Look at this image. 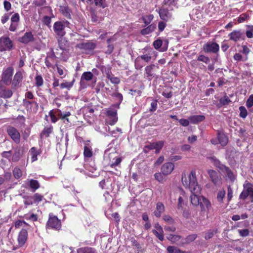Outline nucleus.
<instances>
[{"label":"nucleus","mask_w":253,"mask_h":253,"mask_svg":"<svg viewBox=\"0 0 253 253\" xmlns=\"http://www.w3.org/2000/svg\"><path fill=\"white\" fill-rule=\"evenodd\" d=\"M84 156L85 158H90L93 156L91 146L88 143H86L84 146Z\"/></svg>","instance_id":"obj_27"},{"label":"nucleus","mask_w":253,"mask_h":253,"mask_svg":"<svg viewBox=\"0 0 253 253\" xmlns=\"http://www.w3.org/2000/svg\"><path fill=\"white\" fill-rule=\"evenodd\" d=\"M78 253H96V251L92 248H81L77 250Z\"/></svg>","instance_id":"obj_37"},{"label":"nucleus","mask_w":253,"mask_h":253,"mask_svg":"<svg viewBox=\"0 0 253 253\" xmlns=\"http://www.w3.org/2000/svg\"><path fill=\"white\" fill-rule=\"evenodd\" d=\"M211 142L213 144H216L217 143H221V136L220 132L219 130L217 131V138H212L211 140Z\"/></svg>","instance_id":"obj_53"},{"label":"nucleus","mask_w":253,"mask_h":253,"mask_svg":"<svg viewBox=\"0 0 253 253\" xmlns=\"http://www.w3.org/2000/svg\"><path fill=\"white\" fill-rule=\"evenodd\" d=\"M233 197V190L230 185L227 186V202H229Z\"/></svg>","instance_id":"obj_54"},{"label":"nucleus","mask_w":253,"mask_h":253,"mask_svg":"<svg viewBox=\"0 0 253 253\" xmlns=\"http://www.w3.org/2000/svg\"><path fill=\"white\" fill-rule=\"evenodd\" d=\"M46 0H34L33 4L36 6H42L46 4Z\"/></svg>","instance_id":"obj_52"},{"label":"nucleus","mask_w":253,"mask_h":253,"mask_svg":"<svg viewBox=\"0 0 253 253\" xmlns=\"http://www.w3.org/2000/svg\"><path fill=\"white\" fill-rule=\"evenodd\" d=\"M167 238L172 243H176L180 240L181 236L177 235L169 234Z\"/></svg>","instance_id":"obj_42"},{"label":"nucleus","mask_w":253,"mask_h":253,"mask_svg":"<svg viewBox=\"0 0 253 253\" xmlns=\"http://www.w3.org/2000/svg\"><path fill=\"white\" fill-rule=\"evenodd\" d=\"M34 203H39L43 199V196L39 193H36L33 196Z\"/></svg>","instance_id":"obj_56"},{"label":"nucleus","mask_w":253,"mask_h":253,"mask_svg":"<svg viewBox=\"0 0 253 253\" xmlns=\"http://www.w3.org/2000/svg\"><path fill=\"white\" fill-rule=\"evenodd\" d=\"M84 167L89 171L96 169L94 162L93 159H85Z\"/></svg>","instance_id":"obj_34"},{"label":"nucleus","mask_w":253,"mask_h":253,"mask_svg":"<svg viewBox=\"0 0 253 253\" xmlns=\"http://www.w3.org/2000/svg\"><path fill=\"white\" fill-rule=\"evenodd\" d=\"M49 116L50 117L51 122L53 123H55L58 120V117H56L55 113V110H50L49 112Z\"/></svg>","instance_id":"obj_45"},{"label":"nucleus","mask_w":253,"mask_h":253,"mask_svg":"<svg viewBox=\"0 0 253 253\" xmlns=\"http://www.w3.org/2000/svg\"><path fill=\"white\" fill-rule=\"evenodd\" d=\"M159 15L160 18L165 21H167L170 17L169 10L166 8L160 9L159 11Z\"/></svg>","instance_id":"obj_33"},{"label":"nucleus","mask_w":253,"mask_h":253,"mask_svg":"<svg viewBox=\"0 0 253 253\" xmlns=\"http://www.w3.org/2000/svg\"><path fill=\"white\" fill-rule=\"evenodd\" d=\"M156 230H153V233L161 241L164 240V231L162 227L159 224H156L155 225Z\"/></svg>","instance_id":"obj_23"},{"label":"nucleus","mask_w":253,"mask_h":253,"mask_svg":"<svg viewBox=\"0 0 253 253\" xmlns=\"http://www.w3.org/2000/svg\"><path fill=\"white\" fill-rule=\"evenodd\" d=\"M6 132L10 138L16 144L20 142V134L19 131L14 127L8 126Z\"/></svg>","instance_id":"obj_5"},{"label":"nucleus","mask_w":253,"mask_h":253,"mask_svg":"<svg viewBox=\"0 0 253 253\" xmlns=\"http://www.w3.org/2000/svg\"><path fill=\"white\" fill-rule=\"evenodd\" d=\"M239 110L240 111V116L242 118H245L248 115V112L245 107L244 106H240L239 107Z\"/></svg>","instance_id":"obj_51"},{"label":"nucleus","mask_w":253,"mask_h":253,"mask_svg":"<svg viewBox=\"0 0 253 253\" xmlns=\"http://www.w3.org/2000/svg\"><path fill=\"white\" fill-rule=\"evenodd\" d=\"M253 186L250 183L244 184V189L239 196V199L245 200L248 196L250 197Z\"/></svg>","instance_id":"obj_11"},{"label":"nucleus","mask_w":253,"mask_h":253,"mask_svg":"<svg viewBox=\"0 0 253 253\" xmlns=\"http://www.w3.org/2000/svg\"><path fill=\"white\" fill-rule=\"evenodd\" d=\"M11 24L9 27V30L11 32H15L18 26L20 21V15L19 13H15L12 15L10 18Z\"/></svg>","instance_id":"obj_12"},{"label":"nucleus","mask_w":253,"mask_h":253,"mask_svg":"<svg viewBox=\"0 0 253 253\" xmlns=\"http://www.w3.org/2000/svg\"><path fill=\"white\" fill-rule=\"evenodd\" d=\"M167 253H184L178 248L174 246H169L167 248Z\"/></svg>","instance_id":"obj_40"},{"label":"nucleus","mask_w":253,"mask_h":253,"mask_svg":"<svg viewBox=\"0 0 253 253\" xmlns=\"http://www.w3.org/2000/svg\"><path fill=\"white\" fill-rule=\"evenodd\" d=\"M165 211V206L161 202H158L156 205V210L154 211V215L157 217H160L161 214Z\"/></svg>","instance_id":"obj_28"},{"label":"nucleus","mask_w":253,"mask_h":253,"mask_svg":"<svg viewBox=\"0 0 253 253\" xmlns=\"http://www.w3.org/2000/svg\"><path fill=\"white\" fill-rule=\"evenodd\" d=\"M246 105L248 108H250L253 105V95L249 96L246 102Z\"/></svg>","instance_id":"obj_64"},{"label":"nucleus","mask_w":253,"mask_h":253,"mask_svg":"<svg viewBox=\"0 0 253 253\" xmlns=\"http://www.w3.org/2000/svg\"><path fill=\"white\" fill-rule=\"evenodd\" d=\"M159 69V66L155 64H151L145 68V77L149 81H151L156 76V71Z\"/></svg>","instance_id":"obj_8"},{"label":"nucleus","mask_w":253,"mask_h":253,"mask_svg":"<svg viewBox=\"0 0 253 253\" xmlns=\"http://www.w3.org/2000/svg\"><path fill=\"white\" fill-rule=\"evenodd\" d=\"M13 173L14 176L15 177V178L17 179L19 178L22 175V171L21 170V169L17 168H15L14 169Z\"/></svg>","instance_id":"obj_50"},{"label":"nucleus","mask_w":253,"mask_h":253,"mask_svg":"<svg viewBox=\"0 0 253 253\" xmlns=\"http://www.w3.org/2000/svg\"><path fill=\"white\" fill-rule=\"evenodd\" d=\"M13 71L14 69L12 67H8L3 70L1 79L4 84L8 85L11 83Z\"/></svg>","instance_id":"obj_6"},{"label":"nucleus","mask_w":253,"mask_h":253,"mask_svg":"<svg viewBox=\"0 0 253 253\" xmlns=\"http://www.w3.org/2000/svg\"><path fill=\"white\" fill-rule=\"evenodd\" d=\"M162 41L160 39H157L154 42L153 46L156 49H158L162 46Z\"/></svg>","instance_id":"obj_59"},{"label":"nucleus","mask_w":253,"mask_h":253,"mask_svg":"<svg viewBox=\"0 0 253 253\" xmlns=\"http://www.w3.org/2000/svg\"><path fill=\"white\" fill-rule=\"evenodd\" d=\"M222 172L224 174V176L226 180H229L231 182L234 181L235 176L229 168L222 165Z\"/></svg>","instance_id":"obj_17"},{"label":"nucleus","mask_w":253,"mask_h":253,"mask_svg":"<svg viewBox=\"0 0 253 253\" xmlns=\"http://www.w3.org/2000/svg\"><path fill=\"white\" fill-rule=\"evenodd\" d=\"M229 39L231 41L237 42L240 40H245V37L244 32L240 30H234L229 35Z\"/></svg>","instance_id":"obj_15"},{"label":"nucleus","mask_w":253,"mask_h":253,"mask_svg":"<svg viewBox=\"0 0 253 253\" xmlns=\"http://www.w3.org/2000/svg\"><path fill=\"white\" fill-rule=\"evenodd\" d=\"M112 96L116 97L118 99V100H119L118 107H119L120 104L121 103V102H122V101L123 100V95L121 93L117 92V93H113L112 95Z\"/></svg>","instance_id":"obj_60"},{"label":"nucleus","mask_w":253,"mask_h":253,"mask_svg":"<svg viewBox=\"0 0 253 253\" xmlns=\"http://www.w3.org/2000/svg\"><path fill=\"white\" fill-rule=\"evenodd\" d=\"M74 82L75 80L74 79L72 82H65L61 83L60 84V87L61 89L67 88L69 89L73 86Z\"/></svg>","instance_id":"obj_44"},{"label":"nucleus","mask_w":253,"mask_h":253,"mask_svg":"<svg viewBox=\"0 0 253 253\" xmlns=\"http://www.w3.org/2000/svg\"><path fill=\"white\" fill-rule=\"evenodd\" d=\"M56 39H57L59 47L63 50H65L68 44V41L64 38V37H56Z\"/></svg>","instance_id":"obj_29"},{"label":"nucleus","mask_w":253,"mask_h":253,"mask_svg":"<svg viewBox=\"0 0 253 253\" xmlns=\"http://www.w3.org/2000/svg\"><path fill=\"white\" fill-rule=\"evenodd\" d=\"M24 203L26 206L32 205L34 203L33 196H29L25 198Z\"/></svg>","instance_id":"obj_55"},{"label":"nucleus","mask_w":253,"mask_h":253,"mask_svg":"<svg viewBox=\"0 0 253 253\" xmlns=\"http://www.w3.org/2000/svg\"><path fill=\"white\" fill-rule=\"evenodd\" d=\"M76 47L82 50L83 53L89 54L96 47V44L91 41L78 43Z\"/></svg>","instance_id":"obj_2"},{"label":"nucleus","mask_w":253,"mask_h":253,"mask_svg":"<svg viewBox=\"0 0 253 253\" xmlns=\"http://www.w3.org/2000/svg\"><path fill=\"white\" fill-rule=\"evenodd\" d=\"M238 232L240 236L245 237L249 235V230L248 229H238Z\"/></svg>","instance_id":"obj_49"},{"label":"nucleus","mask_w":253,"mask_h":253,"mask_svg":"<svg viewBox=\"0 0 253 253\" xmlns=\"http://www.w3.org/2000/svg\"><path fill=\"white\" fill-rule=\"evenodd\" d=\"M53 132L52 126H49L48 127H45L43 129L42 131L40 134V137L42 139L43 137L47 138L49 136L50 134Z\"/></svg>","instance_id":"obj_31"},{"label":"nucleus","mask_w":253,"mask_h":253,"mask_svg":"<svg viewBox=\"0 0 253 253\" xmlns=\"http://www.w3.org/2000/svg\"><path fill=\"white\" fill-rule=\"evenodd\" d=\"M56 58V57L55 54L53 50H52L51 52L47 53V56L44 59V63L48 68H51L53 69L55 68V65H54L53 63Z\"/></svg>","instance_id":"obj_10"},{"label":"nucleus","mask_w":253,"mask_h":253,"mask_svg":"<svg viewBox=\"0 0 253 253\" xmlns=\"http://www.w3.org/2000/svg\"><path fill=\"white\" fill-rule=\"evenodd\" d=\"M144 65L141 64V61L138 57L136 58L135 60V66L137 69H141Z\"/></svg>","instance_id":"obj_62"},{"label":"nucleus","mask_w":253,"mask_h":253,"mask_svg":"<svg viewBox=\"0 0 253 253\" xmlns=\"http://www.w3.org/2000/svg\"><path fill=\"white\" fill-rule=\"evenodd\" d=\"M93 74L91 72H85L82 74L81 81H89L93 79Z\"/></svg>","instance_id":"obj_36"},{"label":"nucleus","mask_w":253,"mask_h":253,"mask_svg":"<svg viewBox=\"0 0 253 253\" xmlns=\"http://www.w3.org/2000/svg\"><path fill=\"white\" fill-rule=\"evenodd\" d=\"M55 113L58 119H60L63 121L65 123V121H66L68 123H70L68 117L71 116V113L70 112H66L64 114H63L61 111L58 109L55 110Z\"/></svg>","instance_id":"obj_24"},{"label":"nucleus","mask_w":253,"mask_h":253,"mask_svg":"<svg viewBox=\"0 0 253 253\" xmlns=\"http://www.w3.org/2000/svg\"><path fill=\"white\" fill-rule=\"evenodd\" d=\"M183 186L189 189L191 192L190 196L191 203L194 206L200 205L201 208L200 215L202 218L205 216V211L211 206L210 201L205 197L199 196L201 193V188L198 184L196 172L192 170L188 174L183 173L181 178Z\"/></svg>","instance_id":"obj_1"},{"label":"nucleus","mask_w":253,"mask_h":253,"mask_svg":"<svg viewBox=\"0 0 253 253\" xmlns=\"http://www.w3.org/2000/svg\"><path fill=\"white\" fill-rule=\"evenodd\" d=\"M47 226L52 229L59 230L61 227V223L56 216L50 213L49 214V219L47 222Z\"/></svg>","instance_id":"obj_7"},{"label":"nucleus","mask_w":253,"mask_h":253,"mask_svg":"<svg viewBox=\"0 0 253 253\" xmlns=\"http://www.w3.org/2000/svg\"><path fill=\"white\" fill-rule=\"evenodd\" d=\"M142 91L139 89H132L129 90V94L132 96H139L141 95Z\"/></svg>","instance_id":"obj_57"},{"label":"nucleus","mask_w":253,"mask_h":253,"mask_svg":"<svg viewBox=\"0 0 253 253\" xmlns=\"http://www.w3.org/2000/svg\"><path fill=\"white\" fill-rule=\"evenodd\" d=\"M51 22V17L48 16H44L42 18V22L43 24L47 26H50V24Z\"/></svg>","instance_id":"obj_58"},{"label":"nucleus","mask_w":253,"mask_h":253,"mask_svg":"<svg viewBox=\"0 0 253 253\" xmlns=\"http://www.w3.org/2000/svg\"><path fill=\"white\" fill-rule=\"evenodd\" d=\"M153 18L154 16L153 14H149L142 16V20L143 21L144 23L145 24V26L149 25Z\"/></svg>","instance_id":"obj_38"},{"label":"nucleus","mask_w":253,"mask_h":253,"mask_svg":"<svg viewBox=\"0 0 253 253\" xmlns=\"http://www.w3.org/2000/svg\"><path fill=\"white\" fill-rule=\"evenodd\" d=\"M208 173L211 181L215 185H217L219 183H220V177L216 171L213 170H209Z\"/></svg>","instance_id":"obj_25"},{"label":"nucleus","mask_w":253,"mask_h":253,"mask_svg":"<svg viewBox=\"0 0 253 253\" xmlns=\"http://www.w3.org/2000/svg\"><path fill=\"white\" fill-rule=\"evenodd\" d=\"M203 50L206 52L215 53L219 50V45L215 42H208L204 45Z\"/></svg>","instance_id":"obj_9"},{"label":"nucleus","mask_w":253,"mask_h":253,"mask_svg":"<svg viewBox=\"0 0 253 253\" xmlns=\"http://www.w3.org/2000/svg\"><path fill=\"white\" fill-rule=\"evenodd\" d=\"M155 179L160 182H163L164 180L163 174L160 172L156 173L154 175Z\"/></svg>","instance_id":"obj_63"},{"label":"nucleus","mask_w":253,"mask_h":253,"mask_svg":"<svg viewBox=\"0 0 253 253\" xmlns=\"http://www.w3.org/2000/svg\"><path fill=\"white\" fill-rule=\"evenodd\" d=\"M138 57L139 58L140 60L142 59L146 62H149L152 58V57L149 53L141 55L139 56Z\"/></svg>","instance_id":"obj_48"},{"label":"nucleus","mask_w":253,"mask_h":253,"mask_svg":"<svg viewBox=\"0 0 253 253\" xmlns=\"http://www.w3.org/2000/svg\"><path fill=\"white\" fill-rule=\"evenodd\" d=\"M13 92L10 89L2 88L0 89V97L3 98H9L12 96Z\"/></svg>","instance_id":"obj_32"},{"label":"nucleus","mask_w":253,"mask_h":253,"mask_svg":"<svg viewBox=\"0 0 253 253\" xmlns=\"http://www.w3.org/2000/svg\"><path fill=\"white\" fill-rule=\"evenodd\" d=\"M28 233L25 229H22L19 233L17 241L19 247H23L27 240Z\"/></svg>","instance_id":"obj_19"},{"label":"nucleus","mask_w":253,"mask_h":253,"mask_svg":"<svg viewBox=\"0 0 253 253\" xmlns=\"http://www.w3.org/2000/svg\"><path fill=\"white\" fill-rule=\"evenodd\" d=\"M164 145V141H159L156 142L151 143L146 147L150 150L155 149L156 152H159L162 149Z\"/></svg>","instance_id":"obj_22"},{"label":"nucleus","mask_w":253,"mask_h":253,"mask_svg":"<svg viewBox=\"0 0 253 253\" xmlns=\"http://www.w3.org/2000/svg\"><path fill=\"white\" fill-rule=\"evenodd\" d=\"M111 40H112V39H111V38L108 39L107 40V43L108 44V45H107V49L106 51V53L108 54H111L113 51V50L114 48L113 44L110 43Z\"/></svg>","instance_id":"obj_43"},{"label":"nucleus","mask_w":253,"mask_h":253,"mask_svg":"<svg viewBox=\"0 0 253 253\" xmlns=\"http://www.w3.org/2000/svg\"><path fill=\"white\" fill-rule=\"evenodd\" d=\"M23 76L21 71L17 72L12 81L11 84L12 88H17L21 86V83L23 80Z\"/></svg>","instance_id":"obj_14"},{"label":"nucleus","mask_w":253,"mask_h":253,"mask_svg":"<svg viewBox=\"0 0 253 253\" xmlns=\"http://www.w3.org/2000/svg\"><path fill=\"white\" fill-rule=\"evenodd\" d=\"M174 164L171 162L165 163L161 168V171L163 174L168 175L171 173L174 169Z\"/></svg>","instance_id":"obj_20"},{"label":"nucleus","mask_w":253,"mask_h":253,"mask_svg":"<svg viewBox=\"0 0 253 253\" xmlns=\"http://www.w3.org/2000/svg\"><path fill=\"white\" fill-rule=\"evenodd\" d=\"M147 26H148L146 28H144L140 31V34L141 35H148V34L151 33L152 32H153L156 28V25L154 24H150L149 25H147Z\"/></svg>","instance_id":"obj_30"},{"label":"nucleus","mask_w":253,"mask_h":253,"mask_svg":"<svg viewBox=\"0 0 253 253\" xmlns=\"http://www.w3.org/2000/svg\"><path fill=\"white\" fill-rule=\"evenodd\" d=\"M35 85L37 87H41L43 84V80L42 77L40 75H37L35 77Z\"/></svg>","instance_id":"obj_39"},{"label":"nucleus","mask_w":253,"mask_h":253,"mask_svg":"<svg viewBox=\"0 0 253 253\" xmlns=\"http://www.w3.org/2000/svg\"><path fill=\"white\" fill-rule=\"evenodd\" d=\"M53 30L55 35V38L64 37L66 34L64 24L61 21H57L54 23Z\"/></svg>","instance_id":"obj_4"},{"label":"nucleus","mask_w":253,"mask_h":253,"mask_svg":"<svg viewBox=\"0 0 253 253\" xmlns=\"http://www.w3.org/2000/svg\"><path fill=\"white\" fill-rule=\"evenodd\" d=\"M35 38L31 32H26L24 35L20 37L18 41L22 43L27 44L31 42H33L35 41Z\"/></svg>","instance_id":"obj_16"},{"label":"nucleus","mask_w":253,"mask_h":253,"mask_svg":"<svg viewBox=\"0 0 253 253\" xmlns=\"http://www.w3.org/2000/svg\"><path fill=\"white\" fill-rule=\"evenodd\" d=\"M30 186L33 189V191H35L40 187V184L37 180L31 179L30 181Z\"/></svg>","instance_id":"obj_41"},{"label":"nucleus","mask_w":253,"mask_h":253,"mask_svg":"<svg viewBox=\"0 0 253 253\" xmlns=\"http://www.w3.org/2000/svg\"><path fill=\"white\" fill-rule=\"evenodd\" d=\"M41 153L42 150L35 147H32L29 151V154L31 156V158H37V157Z\"/></svg>","instance_id":"obj_35"},{"label":"nucleus","mask_w":253,"mask_h":253,"mask_svg":"<svg viewBox=\"0 0 253 253\" xmlns=\"http://www.w3.org/2000/svg\"><path fill=\"white\" fill-rule=\"evenodd\" d=\"M158 100L156 99H153L151 103V107L149 109L150 112H153L155 111L158 107Z\"/></svg>","instance_id":"obj_46"},{"label":"nucleus","mask_w":253,"mask_h":253,"mask_svg":"<svg viewBox=\"0 0 253 253\" xmlns=\"http://www.w3.org/2000/svg\"><path fill=\"white\" fill-rule=\"evenodd\" d=\"M198 60L203 62L205 63H208L210 62V59L209 57L205 56L203 55H200L198 57Z\"/></svg>","instance_id":"obj_61"},{"label":"nucleus","mask_w":253,"mask_h":253,"mask_svg":"<svg viewBox=\"0 0 253 253\" xmlns=\"http://www.w3.org/2000/svg\"><path fill=\"white\" fill-rule=\"evenodd\" d=\"M205 119V117L202 115H192L189 117V120L193 124H197L204 121Z\"/></svg>","instance_id":"obj_26"},{"label":"nucleus","mask_w":253,"mask_h":253,"mask_svg":"<svg viewBox=\"0 0 253 253\" xmlns=\"http://www.w3.org/2000/svg\"><path fill=\"white\" fill-rule=\"evenodd\" d=\"M23 105L27 111L32 112L34 106L37 111L39 108L38 103L35 101H30L26 99H23Z\"/></svg>","instance_id":"obj_18"},{"label":"nucleus","mask_w":253,"mask_h":253,"mask_svg":"<svg viewBox=\"0 0 253 253\" xmlns=\"http://www.w3.org/2000/svg\"><path fill=\"white\" fill-rule=\"evenodd\" d=\"M106 115L109 118L107 123L113 126L118 121L117 112L116 110H108L107 111Z\"/></svg>","instance_id":"obj_13"},{"label":"nucleus","mask_w":253,"mask_h":253,"mask_svg":"<svg viewBox=\"0 0 253 253\" xmlns=\"http://www.w3.org/2000/svg\"><path fill=\"white\" fill-rule=\"evenodd\" d=\"M60 12L66 18L68 19H71V13L72 10L67 5H60L59 6Z\"/></svg>","instance_id":"obj_21"},{"label":"nucleus","mask_w":253,"mask_h":253,"mask_svg":"<svg viewBox=\"0 0 253 253\" xmlns=\"http://www.w3.org/2000/svg\"><path fill=\"white\" fill-rule=\"evenodd\" d=\"M13 48V43L8 36L0 38V52L10 51Z\"/></svg>","instance_id":"obj_3"},{"label":"nucleus","mask_w":253,"mask_h":253,"mask_svg":"<svg viewBox=\"0 0 253 253\" xmlns=\"http://www.w3.org/2000/svg\"><path fill=\"white\" fill-rule=\"evenodd\" d=\"M28 224L24 220H18L15 223V226L17 228L20 227H25L28 226Z\"/></svg>","instance_id":"obj_47"}]
</instances>
